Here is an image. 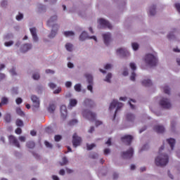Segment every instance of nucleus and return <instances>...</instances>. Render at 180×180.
<instances>
[{"label":"nucleus","mask_w":180,"mask_h":180,"mask_svg":"<svg viewBox=\"0 0 180 180\" xmlns=\"http://www.w3.org/2000/svg\"><path fill=\"white\" fill-rule=\"evenodd\" d=\"M143 62L148 67H154L157 65V63H158L157 53L153 52L146 53L143 58Z\"/></svg>","instance_id":"obj_1"},{"label":"nucleus","mask_w":180,"mask_h":180,"mask_svg":"<svg viewBox=\"0 0 180 180\" xmlns=\"http://www.w3.org/2000/svg\"><path fill=\"white\" fill-rule=\"evenodd\" d=\"M82 116L84 119H87L88 120H95L96 126H101V124H102V121L96 120V114L89 110H83Z\"/></svg>","instance_id":"obj_2"},{"label":"nucleus","mask_w":180,"mask_h":180,"mask_svg":"<svg viewBox=\"0 0 180 180\" xmlns=\"http://www.w3.org/2000/svg\"><path fill=\"white\" fill-rule=\"evenodd\" d=\"M169 158L167 155H160L155 159V164L158 167H165L168 164Z\"/></svg>","instance_id":"obj_3"},{"label":"nucleus","mask_w":180,"mask_h":180,"mask_svg":"<svg viewBox=\"0 0 180 180\" xmlns=\"http://www.w3.org/2000/svg\"><path fill=\"white\" fill-rule=\"evenodd\" d=\"M123 108V103L119 102L117 100H113L109 107L110 112H115V116H116V112H119L120 109Z\"/></svg>","instance_id":"obj_4"},{"label":"nucleus","mask_w":180,"mask_h":180,"mask_svg":"<svg viewBox=\"0 0 180 180\" xmlns=\"http://www.w3.org/2000/svg\"><path fill=\"white\" fill-rule=\"evenodd\" d=\"M115 53L119 57H124L126 58L131 56V53H130V51L127 50V49L124 47L117 48L115 51Z\"/></svg>","instance_id":"obj_5"},{"label":"nucleus","mask_w":180,"mask_h":180,"mask_svg":"<svg viewBox=\"0 0 180 180\" xmlns=\"http://www.w3.org/2000/svg\"><path fill=\"white\" fill-rule=\"evenodd\" d=\"M97 26L98 29H103V27H108V29H112L113 26H112V24L109 22L107 20H105L104 18H98L97 19Z\"/></svg>","instance_id":"obj_6"},{"label":"nucleus","mask_w":180,"mask_h":180,"mask_svg":"<svg viewBox=\"0 0 180 180\" xmlns=\"http://www.w3.org/2000/svg\"><path fill=\"white\" fill-rule=\"evenodd\" d=\"M30 99L32 102L33 110H37L40 108V98L36 95H32Z\"/></svg>","instance_id":"obj_7"},{"label":"nucleus","mask_w":180,"mask_h":180,"mask_svg":"<svg viewBox=\"0 0 180 180\" xmlns=\"http://www.w3.org/2000/svg\"><path fill=\"white\" fill-rule=\"evenodd\" d=\"M103 40L105 46H110L113 39L112 38V34L110 32H105L103 34Z\"/></svg>","instance_id":"obj_8"},{"label":"nucleus","mask_w":180,"mask_h":180,"mask_svg":"<svg viewBox=\"0 0 180 180\" xmlns=\"http://www.w3.org/2000/svg\"><path fill=\"white\" fill-rule=\"evenodd\" d=\"M159 103L162 108H164V109H169V108L172 106L171 101L167 98H162L160 100Z\"/></svg>","instance_id":"obj_9"},{"label":"nucleus","mask_w":180,"mask_h":180,"mask_svg":"<svg viewBox=\"0 0 180 180\" xmlns=\"http://www.w3.org/2000/svg\"><path fill=\"white\" fill-rule=\"evenodd\" d=\"M82 143V139L79 136H78L77 134H73L72 136L73 147H75V148H77V147H79V146H81Z\"/></svg>","instance_id":"obj_10"},{"label":"nucleus","mask_w":180,"mask_h":180,"mask_svg":"<svg viewBox=\"0 0 180 180\" xmlns=\"http://www.w3.org/2000/svg\"><path fill=\"white\" fill-rule=\"evenodd\" d=\"M8 140L11 144L15 146V147H18V148H20V143H19V141L15 136H8Z\"/></svg>","instance_id":"obj_11"},{"label":"nucleus","mask_w":180,"mask_h":180,"mask_svg":"<svg viewBox=\"0 0 180 180\" xmlns=\"http://www.w3.org/2000/svg\"><path fill=\"white\" fill-rule=\"evenodd\" d=\"M32 49V44H25L22 45L20 48L21 53H27L29 50Z\"/></svg>","instance_id":"obj_12"},{"label":"nucleus","mask_w":180,"mask_h":180,"mask_svg":"<svg viewBox=\"0 0 180 180\" xmlns=\"http://www.w3.org/2000/svg\"><path fill=\"white\" fill-rule=\"evenodd\" d=\"M57 30H58V25L55 24L52 27V30L51 34H49V37H56V34H57Z\"/></svg>","instance_id":"obj_13"},{"label":"nucleus","mask_w":180,"mask_h":180,"mask_svg":"<svg viewBox=\"0 0 180 180\" xmlns=\"http://www.w3.org/2000/svg\"><path fill=\"white\" fill-rule=\"evenodd\" d=\"M148 13L150 16H154L157 13V7L155 6H150L148 9Z\"/></svg>","instance_id":"obj_14"},{"label":"nucleus","mask_w":180,"mask_h":180,"mask_svg":"<svg viewBox=\"0 0 180 180\" xmlns=\"http://www.w3.org/2000/svg\"><path fill=\"white\" fill-rule=\"evenodd\" d=\"M141 84L143 86H146V88L153 86V82L150 79H143Z\"/></svg>","instance_id":"obj_15"},{"label":"nucleus","mask_w":180,"mask_h":180,"mask_svg":"<svg viewBox=\"0 0 180 180\" xmlns=\"http://www.w3.org/2000/svg\"><path fill=\"white\" fill-rule=\"evenodd\" d=\"M60 115L62 119H65L67 117V107L64 105L60 106Z\"/></svg>","instance_id":"obj_16"},{"label":"nucleus","mask_w":180,"mask_h":180,"mask_svg":"<svg viewBox=\"0 0 180 180\" xmlns=\"http://www.w3.org/2000/svg\"><path fill=\"white\" fill-rule=\"evenodd\" d=\"M89 35L88 34V32L86 31H83L79 36V40L81 41H84V40H89Z\"/></svg>","instance_id":"obj_17"},{"label":"nucleus","mask_w":180,"mask_h":180,"mask_svg":"<svg viewBox=\"0 0 180 180\" xmlns=\"http://www.w3.org/2000/svg\"><path fill=\"white\" fill-rule=\"evenodd\" d=\"M132 156H133V148H130L128 151L122 153L123 158H130V157H132Z\"/></svg>","instance_id":"obj_18"},{"label":"nucleus","mask_w":180,"mask_h":180,"mask_svg":"<svg viewBox=\"0 0 180 180\" xmlns=\"http://www.w3.org/2000/svg\"><path fill=\"white\" fill-rule=\"evenodd\" d=\"M30 33L32 36L34 41H37L39 40V38L37 37L36 28L32 27V28H30Z\"/></svg>","instance_id":"obj_19"},{"label":"nucleus","mask_w":180,"mask_h":180,"mask_svg":"<svg viewBox=\"0 0 180 180\" xmlns=\"http://www.w3.org/2000/svg\"><path fill=\"white\" fill-rule=\"evenodd\" d=\"M167 143L169 144V146L171 147L172 150H174V147H175V139L172 138L167 139L166 140Z\"/></svg>","instance_id":"obj_20"},{"label":"nucleus","mask_w":180,"mask_h":180,"mask_svg":"<svg viewBox=\"0 0 180 180\" xmlns=\"http://www.w3.org/2000/svg\"><path fill=\"white\" fill-rule=\"evenodd\" d=\"M131 47L133 51H139V50L140 49V44H139L137 42H132L131 44Z\"/></svg>","instance_id":"obj_21"},{"label":"nucleus","mask_w":180,"mask_h":180,"mask_svg":"<svg viewBox=\"0 0 180 180\" xmlns=\"http://www.w3.org/2000/svg\"><path fill=\"white\" fill-rule=\"evenodd\" d=\"M154 130L155 131H157V133H164V131L165 130V129L162 125H156L154 127Z\"/></svg>","instance_id":"obj_22"},{"label":"nucleus","mask_w":180,"mask_h":180,"mask_svg":"<svg viewBox=\"0 0 180 180\" xmlns=\"http://www.w3.org/2000/svg\"><path fill=\"white\" fill-rule=\"evenodd\" d=\"M131 140H133V136L130 135H127L122 137L124 143H128V144L131 142Z\"/></svg>","instance_id":"obj_23"},{"label":"nucleus","mask_w":180,"mask_h":180,"mask_svg":"<svg viewBox=\"0 0 180 180\" xmlns=\"http://www.w3.org/2000/svg\"><path fill=\"white\" fill-rule=\"evenodd\" d=\"M47 110L49 112V113H53V112L56 110V104L50 103L47 108Z\"/></svg>","instance_id":"obj_24"},{"label":"nucleus","mask_w":180,"mask_h":180,"mask_svg":"<svg viewBox=\"0 0 180 180\" xmlns=\"http://www.w3.org/2000/svg\"><path fill=\"white\" fill-rule=\"evenodd\" d=\"M77 103H78L77 99L71 98L69 101V106H70V108H74L75 106H77Z\"/></svg>","instance_id":"obj_25"},{"label":"nucleus","mask_w":180,"mask_h":180,"mask_svg":"<svg viewBox=\"0 0 180 180\" xmlns=\"http://www.w3.org/2000/svg\"><path fill=\"white\" fill-rule=\"evenodd\" d=\"M65 49L67 51H72L74 50V46L71 43H67L65 44Z\"/></svg>","instance_id":"obj_26"},{"label":"nucleus","mask_w":180,"mask_h":180,"mask_svg":"<svg viewBox=\"0 0 180 180\" xmlns=\"http://www.w3.org/2000/svg\"><path fill=\"white\" fill-rule=\"evenodd\" d=\"M112 73L108 72V73L106 75L105 77L104 78V81H105V82H108V83L110 82V81H111V79H112Z\"/></svg>","instance_id":"obj_27"},{"label":"nucleus","mask_w":180,"mask_h":180,"mask_svg":"<svg viewBox=\"0 0 180 180\" xmlns=\"http://www.w3.org/2000/svg\"><path fill=\"white\" fill-rule=\"evenodd\" d=\"M59 164L61 165V167L67 165L68 164V160L67 158H63L62 160L59 162Z\"/></svg>","instance_id":"obj_28"},{"label":"nucleus","mask_w":180,"mask_h":180,"mask_svg":"<svg viewBox=\"0 0 180 180\" xmlns=\"http://www.w3.org/2000/svg\"><path fill=\"white\" fill-rule=\"evenodd\" d=\"M86 78L89 84H92L94 82V77H92L91 75H89V74L86 75Z\"/></svg>","instance_id":"obj_29"},{"label":"nucleus","mask_w":180,"mask_h":180,"mask_svg":"<svg viewBox=\"0 0 180 180\" xmlns=\"http://www.w3.org/2000/svg\"><path fill=\"white\" fill-rule=\"evenodd\" d=\"M64 34L66 36V37H72L75 34L72 31H65Z\"/></svg>","instance_id":"obj_30"},{"label":"nucleus","mask_w":180,"mask_h":180,"mask_svg":"<svg viewBox=\"0 0 180 180\" xmlns=\"http://www.w3.org/2000/svg\"><path fill=\"white\" fill-rule=\"evenodd\" d=\"M9 103V98L8 97L1 98V105H8Z\"/></svg>","instance_id":"obj_31"},{"label":"nucleus","mask_w":180,"mask_h":180,"mask_svg":"<svg viewBox=\"0 0 180 180\" xmlns=\"http://www.w3.org/2000/svg\"><path fill=\"white\" fill-rule=\"evenodd\" d=\"M162 89L165 92V94H169V92H170L169 87L167 85L162 86Z\"/></svg>","instance_id":"obj_32"},{"label":"nucleus","mask_w":180,"mask_h":180,"mask_svg":"<svg viewBox=\"0 0 180 180\" xmlns=\"http://www.w3.org/2000/svg\"><path fill=\"white\" fill-rule=\"evenodd\" d=\"M13 41L11 40V41H6L4 42V46L6 47H11V46H13Z\"/></svg>","instance_id":"obj_33"},{"label":"nucleus","mask_w":180,"mask_h":180,"mask_svg":"<svg viewBox=\"0 0 180 180\" xmlns=\"http://www.w3.org/2000/svg\"><path fill=\"white\" fill-rule=\"evenodd\" d=\"M129 67L132 71H136V70H137V65L133 62L129 63Z\"/></svg>","instance_id":"obj_34"},{"label":"nucleus","mask_w":180,"mask_h":180,"mask_svg":"<svg viewBox=\"0 0 180 180\" xmlns=\"http://www.w3.org/2000/svg\"><path fill=\"white\" fill-rule=\"evenodd\" d=\"M4 121L6 123H11V115L10 114H6L4 116Z\"/></svg>","instance_id":"obj_35"},{"label":"nucleus","mask_w":180,"mask_h":180,"mask_svg":"<svg viewBox=\"0 0 180 180\" xmlns=\"http://www.w3.org/2000/svg\"><path fill=\"white\" fill-rule=\"evenodd\" d=\"M61 91H63V89L58 86L53 91V94L54 95H58V94H61Z\"/></svg>","instance_id":"obj_36"},{"label":"nucleus","mask_w":180,"mask_h":180,"mask_svg":"<svg viewBox=\"0 0 180 180\" xmlns=\"http://www.w3.org/2000/svg\"><path fill=\"white\" fill-rule=\"evenodd\" d=\"M75 91L76 92H81V84H77L74 86Z\"/></svg>","instance_id":"obj_37"},{"label":"nucleus","mask_w":180,"mask_h":180,"mask_svg":"<svg viewBox=\"0 0 180 180\" xmlns=\"http://www.w3.org/2000/svg\"><path fill=\"white\" fill-rule=\"evenodd\" d=\"M127 119L129 122H133V120H134V115L133 114H128L127 115Z\"/></svg>","instance_id":"obj_38"},{"label":"nucleus","mask_w":180,"mask_h":180,"mask_svg":"<svg viewBox=\"0 0 180 180\" xmlns=\"http://www.w3.org/2000/svg\"><path fill=\"white\" fill-rule=\"evenodd\" d=\"M16 126H18V127H22L23 126V121L22 120H17L15 121Z\"/></svg>","instance_id":"obj_39"},{"label":"nucleus","mask_w":180,"mask_h":180,"mask_svg":"<svg viewBox=\"0 0 180 180\" xmlns=\"http://www.w3.org/2000/svg\"><path fill=\"white\" fill-rule=\"evenodd\" d=\"M48 86H49V88H51V89H54V88H56L57 84H56V83L54 82H49L48 84Z\"/></svg>","instance_id":"obj_40"},{"label":"nucleus","mask_w":180,"mask_h":180,"mask_svg":"<svg viewBox=\"0 0 180 180\" xmlns=\"http://www.w3.org/2000/svg\"><path fill=\"white\" fill-rule=\"evenodd\" d=\"M65 86L66 88H71L72 86V82L71 81H67L65 82Z\"/></svg>","instance_id":"obj_41"},{"label":"nucleus","mask_w":180,"mask_h":180,"mask_svg":"<svg viewBox=\"0 0 180 180\" xmlns=\"http://www.w3.org/2000/svg\"><path fill=\"white\" fill-rule=\"evenodd\" d=\"M16 112H17L18 115H19L20 116L25 115V113L23 112V111H22V109H20V108L16 109Z\"/></svg>","instance_id":"obj_42"},{"label":"nucleus","mask_w":180,"mask_h":180,"mask_svg":"<svg viewBox=\"0 0 180 180\" xmlns=\"http://www.w3.org/2000/svg\"><path fill=\"white\" fill-rule=\"evenodd\" d=\"M16 20L20 21L22 20V19H23V15L20 13H19L17 15H16Z\"/></svg>","instance_id":"obj_43"},{"label":"nucleus","mask_w":180,"mask_h":180,"mask_svg":"<svg viewBox=\"0 0 180 180\" xmlns=\"http://www.w3.org/2000/svg\"><path fill=\"white\" fill-rule=\"evenodd\" d=\"M113 65L110 63H107L106 65H105L104 68L105 70H112Z\"/></svg>","instance_id":"obj_44"},{"label":"nucleus","mask_w":180,"mask_h":180,"mask_svg":"<svg viewBox=\"0 0 180 180\" xmlns=\"http://www.w3.org/2000/svg\"><path fill=\"white\" fill-rule=\"evenodd\" d=\"M56 20H57V17L56 15H54L49 19V23H50V25H51V23H53V22H56Z\"/></svg>","instance_id":"obj_45"},{"label":"nucleus","mask_w":180,"mask_h":180,"mask_svg":"<svg viewBox=\"0 0 180 180\" xmlns=\"http://www.w3.org/2000/svg\"><path fill=\"white\" fill-rule=\"evenodd\" d=\"M122 75H124V77H127V75H129V70L127 68L123 69Z\"/></svg>","instance_id":"obj_46"},{"label":"nucleus","mask_w":180,"mask_h":180,"mask_svg":"<svg viewBox=\"0 0 180 180\" xmlns=\"http://www.w3.org/2000/svg\"><path fill=\"white\" fill-rule=\"evenodd\" d=\"M28 148H33L34 147V142L30 141L27 143Z\"/></svg>","instance_id":"obj_47"},{"label":"nucleus","mask_w":180,"mask_h":180,"mask_svg":"<svg viewBox=\"0 0 180 180\" xmlns=\"http://www.w3.org/2000/svg\"><path fill=\"white\" fill-rule=\"evenodd\" d=\"M131 81H136V73L133 72L130 76Z\"/></svg>","instance_id":"obj_48"},{"label":"nucleus","mask_w":180,"mask_h":180,"mask_svg":"<svg viewBox=\"0 0 180 180\" xmlns=\"http://www.w3.org/2000/svg\"><path fill=\"white\" fill-rule=\"evenodd\" d=\"M46 74H51L52 75L56 74V72L54 70L48 69L45 70Z\"/></svg>","instance_id":"obj_49"},{"label":"nucleus","mask_w":180,"mask_h":180,"mask_svg":"<svg viewBox=\"0 0 180 180\" xmlns=\"http://www.w3.org/2000/svg\"><path fill=\"white\" fill-rule=\"evenodd\" d=\"M94 147H96L94 143L87 144V150H92V148H94Z\"/></svg>","instance_id":"obj_50"},{"label":"nucleus","mask_w":180,"mask_h":180,"mask_svg":"<svg viewBox=\"0 0 180 180\" xmlns=\"http://www.w3.org/2000/svg\"><path fill=\"white\" fill-rule=\"evenodd\" d=\"M33 79H39L40 78V75L39 73H34L32 75Z\"/></svg>","instance_id":"obj_51"},{"label":"nucleus","mask_w":180,"mask_h":180,"mask_svg":"<svg viewBox=\"0 0 180 180\" xmlns=\"http://www.w3.org/2000/svg\"><path fill=\"white\" fill-rule=\"evenodd\" d=\"M18 139L21 143H25V141H26V136H19Z\"/></svg>","instance_id":"obj_52"},{"label":"nucleus","mask_w":180,"mask_h":180,"mask_svg":"<svg viewBox=\"0 0 180 180\" xmlns=\"http://www.w3.org/2000/svg\"><path fill=\"white\" fill-rule=\"evenodd\" d=\"M94 40V41H98V38H96V36H89V40Z\"/></svg>","instance_id":"obj_53"},{"label":"nucleus","mask_w":180,"mask_h":180,"mask_svg":"<svg viewBox=\"0 0 180 180\" xmlns=\"http://www.w3.org/2000/svg\"><path fill=\"white\" fill-rule=\"evenodd\" d=\"M174 6H175L176 11L180 13V3H176L174 4Z\"/></svg>","instance_id":"obj_54"},{"label":"nucleus","mask_w":180,"mask_h":180,"mask_svg":"<svg viewBox=\"0 0 180 180\" xmlns=\"http://www.w3.org/2000/svg\"><path fill=\"white\" fill-rule=\"evenodd\" d=\"M45 146L47 148H53V145L48 141H45Z\"/></svg>","instance_id":"obj_55"},{"label":"nucleus","mask_w":180,"mask_h":180,"mask_svg":"<svg viewBox=\"0 0 180 180\" xmlns=\"http://www.w3.org/2000/svg\"><path fill=\"white\" fill-rule=\"evenodd\" d=\"M22 102H23V100L21 98H18L15 100V103H17V105H20Z\"/></svg>","instance_id":"obj_56"},{"label":"nucleus","mask_w":180,"mask_h":180,"mask_svg":"<svg viewBox=\"0 0 180 180\" xmlns=\"http://www.w3.org/2000/svg\"><path fill=\"white\" fill-rule=\"evenodd\" d=\"M55 141H60V140H61L62 136L61 135H56L55 137Z\"/></svg>","instance_id":"obj_57"},{"label":"nucleus","mask_w":180,"mask_h":180,"mask_svg":"<svg viewBox=\"0 0 180 180\" xmlns=\"http://www.w3.org/2000/svg\"><path fill=\"white\" fill-rule=\"evenodd\" d=\"M135 102H136V101H135V100H133V99H131V100L129 101V105H130V106H131V108L132 109H134V105L133 104H131V103H134Z\"/></svg>","instance_id":"obj_58"},{"label":"nucleus","mask_w":180,"mask_h":180,"mask_svg":"<svg viewBox=\"0 0 180 180\" xmlns=\"http://www.w3.org/2000/svg\"><path fill=\"white\" fill-rule=\"evenodd\" d=\"M15 131V134H21V133H22V129H20V128H17Z\"/></svg>","instance_id":"obj_59"},{"label":"nucleus","mask_w":180,"mask_h":180,"mask_svg":"<svg viewBox=\"0 0 180 180\" xmlns=\"http://www.w3.org/2000/svg\"><path fill=\"white\" fill-rule=\"evenodd\" d=\"M104 154H105V155H108V154H110V149H109V148H105V149L104 150Z\"/></svg>","instance_id":"obj_60"},{"label":"nucleus","mask_w":180,"mask_h":180,"mask_svg":"<svg viewBox=\"0 0 180 180\" xmlns=\"http://www.w3.org/2000/svg\"><path fill=\"white\" fill-rule=\"evenodd\" d=\"M6 78V76L4 73H0V81H2V79H5Z\"/></svg>","instance_id":"obj_61"},{"label":"nucleus","mask_w":180,"mask_h":180,"mask_svg":"<svg viewBox=\"0 0 180 180\" xmlns=\"http://www.w3.org/2000/svg\"><path fill=\"white\" fill-rule=\"evenodd\" d=\"M120 101H122V102H126V101H127V97L121 96V97H120Z\"/></svg>","instance_id":"obj_62"},{"label":"nucleus","mask_w":180,"mask_h":180,"mask_svg":"<svg viewBox=\"0 0 180 180\" xmlns=\"http://www.w3.org/2000/svg\"><path fill=\"white\" fill-rule=\"evenodd\" d=\"M68 68H74V63L69 62L68 63Z\"/></svg>","instance_id":"obj_63"},{"label":"nucleus","mask_w":180,"mask_h":180,"mask_svg":"<svg viewBox=\"0 0 180 180\" xmlns=\"http://www.w3.org/2000/svg\"><path fill=\"white\" fill-rule=\"evenodd\" d=\"M111 143H112V139H108V141L105 142V144L107 146H110Z\"/></svg>","instance_id":"obj_64"}]
</instances>
